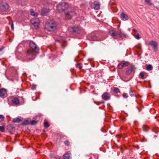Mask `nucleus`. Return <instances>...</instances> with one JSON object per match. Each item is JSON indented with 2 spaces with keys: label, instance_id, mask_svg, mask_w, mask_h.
Here are the masks:
<instances>
[{
  "label": "nucleus",
  "instance_id": "46",
  "mask_svg": "<svg viewBox=\"0 0 159 159\" xmlns=\"http://www.w3.org/2000/svg\"><path fill=\"white\" fill-rule=\"evenodd\" d=\"M65 42H66V41H64V43H65Z\"/></svg>",
  "mask_w": 159,
  "mask_h": 159
},
{
  "label": "nucleus",
  "instance_id": "42",
  "mask_svg": "<svg viewBox=\"0 0 159 159\" xmlns=\"http://www.w3.org/2000/svg\"><path fill=\"white\" fill-rule=\"evenodd\" d=\"M58 42H61V40H57Z\"/></svg>",
  "mask_w": 159,
  "mask_h": 159
},
{
  "label": "nucleus",
  "instance_id": "34",
  "mask_svg": "<svg viewBox=\"0 0 159 159\" xmlns=\"http://www.w3.org/2000/svg\"><path fill=\"white\" fill-rule=\"evenodd\" d=\"M4 117L2 115H0V122H2L4 120Z\"/></svg>",
  "mask_w": 159,
  "mask_h": 159
},
{
  "label": "nucleus",
  "instance_id": "47",
  "mask_svg": "<svg viewBox=\"0 0 159 159\" xmlns=\"http://www.w3.org/2000/svg\"><path fill=\"white\" fill-rule=\"evenodd\" d=\"M20 90H22L21 89H20Z\"/></svg>",
  "mask_w": 159,
  "mask_h": 159
},
{
  "label": "nucleus",
  "instance_id": "12",
  "mask_svg": "<svg viewBox=\"0 0 159 159\" xmlns=\"http://www.w3.org/2000/svg\"><path fill=\"white\" fill-rule=\"evenodd\" d=\"M127 37V35L124 32L120 30L119 32L118 38L120 37L122 39L126 38Z\"/></svg>",
  "mask_w": 159,
  "mask_h": 159
},
{
  "label": "nucleus",
  "instance_id": "36",
  "mask_svg": "<svg viewBox=\"0 0 159 159\" xmlns=\"http://www.w3.org/2000/svg\"><path fill=\"white\" fill-rule=\"evenodd\" d=\"M123 63L124 66H128L129 65V63L127 61Z\"/></svg>",
  "mask_w": 159,
  "mask_h": 159
},
{
  "label": "nucleus",
  "instance_id": "31",
  "mask_svg": "<svg viewBox=\"0 0 159 159\" xmlns=\"http://www.w3.org/2000/svg\"><path fill=\"white\" fill-rule=\"evenodd\" d=\"M5 131V127L3 126H0V131L3 132Z\"/></svg>",
  "mask_w": 159,
  "mask_h": 159
},
{
  "label": "nucleus",
  "instance_id": "21",
  "mask_svg": "<svg viewBox=\"0 0 159 159\" xmlns=\"http://www.w3.org/2000/svg\"><path fill=\"white\" fill-rule=\"evenodd\" d=\"M30 124V120H24L22 123V125H25Z\"/></svg>",
  "mask_w": 159,
  "mask_h": 159
},
{
  "label": "nucleus",
  "instance_id": "18",
  "mask_svg": "<svg viewBox=\"0 0 159 159\" xmlns=\"http://www.w3.org/2000/svg\"><path fill=\"white\" fill-rule=\"evenodd\" d=\"M91 6L92 8H93L96 10H98L99 9V4L93 3L91 5Z\"/></svg>",
  "mask_w": 159,
  "mask_h": 159
},
{
  "label": "nucleus",
  "instance_id": "9",
  "mask_svg": "<svg viewBox=\"0 0 159 159\" xmlns=\"http://www.w3.org/2000/svg\"><path fill=\"white\" fill-rule=\"evenodd\" d=\"M102 98L105 100H108L110 98V95L107 92L104 93L102 96Z\"/></svg>",
  "mask_w": 159,
  "mask_h": 159
},
{
  "label": "nucleus",
  "instance_id": "11",
  "mask_svg": "<svg viewBox=\"0 0 159 159\" xmlns=\"http://www.w3.org/2000/svg\"><path fill=\"white\" fill-rule=\"evenodd\" d=\"M9 7V6L7 3H3L1 6V9L2 11H4L7 9Z\"/></svg>",
  "mask_w": 159,
  "mask_h": 159
},
{
  "label": "nucleus",
  "instance_id": "4",
  "mask_svg": "<svg viewBox=\"0 0 159 159\" xmlns=\"http://www.w3.org/2000/svg\"><path fill=\"white\" fill-rule=\"evenodd\" d=\"M31 23L34 26L35 29L39 28L40 21L38 18H34L30 20Z\"/></svg>",
  "mask_w": 159,
  "mask_h": 159
},
{
  "label": "nucleus",
  "instance_id": "13",
  "mask_svg": "<svg viewBox=\"0 0 159 159\" xmlns=\"http://www.w3.org/2000/svg\"><path fill=\"white\" fill-rule=\"evenodd\" d=\"M120 18L124 20H126L128 19L129 17L126 14L122 12L120 14Z\"/></svg>",
  "mask_w": 159,
  "mask_h": 159
},
{
  "label": "nucleus",
  "instance_id": "19",
  "mask_svg": "<svg viewBox=\"0 0 159 159\" xmlns=\"http://www.w3.org/2000/svg\"><path fill=\"white\" fill-rule=\"evenodd\" d=\"M21 118L18 117L14 118L13 120V121L14 123H19L22 120Z\"/></svg>",
  "mask_w": 159,
  "mask_h": 159
},
{
  "label": "nucleus",
  "instance_id": "2",
  "mask_svg": "<svg viewBox=\"0 0 159 159\" xmlns=\"http://www.w3.org/2000/svg\"><path fill=\"white\" fill-rule=\"evenodd\" d=\"M57 24L53 20H50L45 25V28L48 31H53L57 29Z\"/></svg>",
  "mask_w": 159,
  "mask_h": 159
},
{
  "label": "nucleus",
  "instance_id": "14",
  "mask_svg": "<svg viewBox=\"0 0 159 159\" xmlns=\"http://www.w3.org/2000/svg\"><path fill=\"white\" fill-rule=\"evenodd\" d=\"M49 12V10L47 8H43L41 10V14L42 15L44 16Z\"/></svg>",
  "mask_w": 159,
  "mask_h": 159
},
{
  "label": "nucleus",
  "instance_id": "26",
  "mask_svg": "<svg viewBox=\"0 0 159 159\" xmlns=\"http://www.w3.org/2000/svg\"><path fill=\"white\" fill-rule=\"evenodd\" d=\"M113 90L114 93H118L120 92L119 89L117 88H114Z\"/></svg>",
  "mask_w": 159,
  "mask_h": 159
},
{
  "label": "nucleus",
  "instance_id": "37",
  "mask_svg": "<svg viewBox=\"0 0 159 159\" xmlns=\"http://www.w3.org/2000/svg\"><path fill=\"white\" fill-rule=\"evenodd\" d=\"M36 88V85L35 84H32L31 86V89L33 90L35 89Z\"/></svg>",
  "mask_w": 159,
  "mask_h": 159
},
{
  "label": "nucleus",
  "instance_id": "29",
  "mask_svg": "<svg viewBox=\"0 0 159 159\" xmlns=\"http://www.w3.org/2000/svg\"><path fill=\"white\" fill-rule=\"evenodd\" d=\"M145 2L149 6H151L152 4L151 0H145Z\"/></svg>",
  "mask_w": 159,
  "mask_h": 159
},
{
  "label": "nucleus",
  "instance_id": "32",
  "mask_svg": "<svg viewBox=\"0 0 159 159\" xmlns=\"http://www.w3.org/2000/svg\"><path fill=\"white\" fill-rule=\"evenodd\" d=\"M64 144L66 146H68L70 144V142L67 140L65 141L64 142Z\"/></svg>",
  "mask_w": 159,
  "mask_h": 159
},
{
  "label": "nucleus",
  "instance_id": "39",
  "mask_svg": "<svg viewBox=\"0 0 159 159\" xmlns=\"http://www.w3.org/2000/svg\"><path fill=\"white\" fill-rule=\"evenodd\" d=\"M11 22L12 23H11V28L12 29H14V24H13V21H12Z\"/></svg>",
  "mask_w": 159,
  "mask_h": 159
},
{
  "label": "nucleus",
  "instance_id": "43",
  "mask_svg": "<svg viewBox=\"0 0 159 159\" xmlns=\"http://www.w3.org/2000/svg\"><path fill=\"white\" fill-rule=\"evenodd\" d=\"M56 159H61V158H59L58 159H57V158H56Z\"/></svg>",
  "mask_w": 159,
  "mask_h": 159
},
{
  "label": "nucleus",
  "instance_id": "3",
  "mask_svg": "<svg viewBox=\"0 0 159 159\" xmlns=\"http://www.w3.org/2000/svg\"><path fill=\"white\" fill-rule=\"evenodd\" d=\"M57 7L59 11H63L67 8L68 5L67 3L63 2L60 3L57 6Z\"/></svg>",
  "mask_w": 159,
  "mask_h": 159
},
{
  "label": "nucleus",
  "instance_id": "28",
  "mask_svg": "<svg viewBox=\"0 0 159 159\" xmlns=\"http://www.w3.org/2000/svg\"><path fill=\"white\" fill-rule=\"evenodd\" d=\"M152 67L151 65H149L146 67V69L148 70H150L152 69Z\"/></svg>",
  "mask_w": 159,
  "mask_h": 159
},
{
  "label": "nucleus",
  "instance_id": "16",
  "mask_svg": "<svg viewBox=\"0 0 159 159\" xmlns=\"http://www.w3.org/2000/svg\"><path fill=\"white\" fill-rule=\"evenodd\" d=\"M6 93V90L4 88H2L0 89V97H3L5 96Z\"/></svg>",
  "mask_w": 159,
  "mask_h": 159
},
{
  "label": "nucleus",
  "instance_id": "35",
  "mask_svg": "<svg viewBox=\"0 0 159 159\" xmlns=\"http://www.w3.org/2000/svg\"><path fill=\"white\" fill-rule=\"evenodd\" d=\"M134 37L136 39H140V37L139 34H135L134 35Z\"/></svg>",
  "mask_w": 159,
  "mask_h": 159
},
{
  "label": "nucleus",
  "instance_id": "24",
  "mask_svg": "<svg viewBox=\"0 0 159 159\" xmlns=\"http://www.w3.org/2000/svg\"><path fill=\"white\" fill-rule=\"evenodd\" d=\"M44 127L46 128H48L50 126L49 124H48V122L47 121H44Z\"/></svg>",
  "mask_w": 159,
  "mask_h": 159
},
{
  "label": "nucleus",
  "instance_id": "6",
  "mask_svg": "<svg viewBox=\"0 0 159 159\" xmlns=\"http://www.w3.org/2000/svg\"><path fill=\"white\" fill-rule=\"evenodd\" d=\"M70 32L76 33H79L80 32V29L78 27H73L69 29Z\"/></svg>",
  "mask_w": 159,
  "mask_h": 159
},
{
  "label": "nucleus",
  "instance_id": "23",
  "mask_svg": "<svg viewBox=\"0 0 159 159\" xmlns=\"http://www.w3.org/2000/svg\"><path fill=\"white\" fill-rule=\"evenodd\" d=\"M144 74H145V72H140L139 74V76L142 79H144Z\"/></svg>",
  "mask_w": 159,
  "mask_h": 159
},
{
  "label": "nucleus",
  "instance_id": "17",
  "mask_svg": "<svg viewBox=\"0 0 159 159\" xmlns=\"http://www.w3.org/2000/svg\"><path fill=\"white\" fill-rule=\"evenodd\" d=\"M12 102L18 105L20 103V101L18 98H15L12 100Z\"/></svg>",
  "mask_w": 159,
  "mask_h": 159
},
{
  "label": "nucleus",
  "instance_id": "40",
  "mask_svg": "<svg viewBox=\"0 0 159 159\" xmlns=\"http://www.w3.org/2000/svg\"><path fill=\"white\" fill-rule=\"evenodd\" d=\"M5 48L4 47H2L1 48H0V51H2Z\"/></svg>",
  "mask_w": 159,
  "mask_h": 159
},
{
  "label": "nucleus",
  "instance_id": "10",
  "mask_svg": "<svg viewBox=\"0 0 159 159\" xmlns=\"http://www.w3.org/2000/svg\"><path fill=\"white\" fill-rule=\"evenodd\" d=\"M150 44L153 47L155 52H156L157 50V43L155 41H152L150 43Z\"/></svg>",
  "mask_w": 159,
  "mask_h": 159
},
{
  "label": "nucleus",
  "instance_id": "8",
  "mask_svg": "<svg viewBox=\"0 0 159 159\" xmlns=\"http://www.w3.org/2000/svg\"><path fill=\"white\" fill-rule=\"evenodd\" d=\"M135 69L134 66V65H131L127 68L126 73L127 75H130L133 70Z\"/></svg>",
  "mask_w": 159,
  "mask_h": 159
},
{
  "label": "nucleus",
  "instance_id": "41",
  "mask_svg": "<svg viewBox=\"0 0 159 159\" xmlns=\"http://www.w3.org/2000/svg\"><path fill=\"white\" fill-rule=\"evenodd\" d=\"M66 45H65L64 43H63L62 45V47L63 48H64Z\"/></svg>",
  "mask_w": 159,
  "mask_h": 159
},
{
  "label": "nucleus",
  "instance_id": "33",
  "mask_svg": "<svg viewBox=\"0 0 159 159\" xmlns=\"http://www.w3.org/2000/svg\"><path fill=\"white\" fill-rule=\"evenodd\" d=\"M76 66L77 67L79 68L80 69H81L82 67L81 64L80 63L77 64L76 65Z\"/></svg>",
  "mask_w": 159,
  "mask_h": 159
},
{
  "label": "nucleus",
  "instance_id": "38",
  "mask_svg": "<svg viewBox=\"0 0 159 159\" xmlns=\"http://www.w3.org/2000/svg\"><path fill=\"white\" fill-rule=\"evenodd\" d=\"M123 96L124 98H127L128 97V95L127 93H124L123 94Z\"/></svg>",
  "mask_w": 159,
  "mask_h": 159
},
{
  "label": "nucleus",
  "instance_id": "44",
  "mask_svg": "<svg viewBox=\"0 0 159 159\" xmlns=\"http://www.w3.org/2000/svg\"><path fill=\"white\" fill-rule=\"evenodd\" d=\"M152 131H154V132H156L154 130V129H153Z\"/></svg>",
  "mask_w": 159,
  "mask_h": 159
},
{
  "label": "nucleus",
  "instance_id": "5",
  "mask_svg": "<svg viewBox=\"0 0 159 159\" xmlns=\"http://www.w3.org/2000/svg\"><path fill=\"white\" fill-rule=\"evenodd\" d=\"M75 13L74 10L70 11L65 13L66 17L67 19H70L72 16L75 15Z\"/></svg>",
  "mask_w": 159,
  "mask_h": 159
},
{
  "label": "nucleus",
  "instance_id": "30",
  "mask_svg": "<svg viewBox=\"0 0 159 159\" xmlns=\"http://www.w3.org/2000/svg\"><path fill=\"white\" fill-rule=\"evenodd\" d=\"M143 130L145 132H147L148 130V127L146 126L143 125Z\"/></svg>",
  "mask_w": 159,
  "mask_h": 159
},
{
  "label": "nucleus",
  "instance_id": "15",
  "mask_svg": "<svg viewBox=\"0 0 159 159\" xmlns=\"http://www.w3.org/2000/svg\"><path fill=\"white\" fill-rule=\"evenodd\" d=\"M71 153L70 151H68L66 153L64 154L63 157V159H70Z\"/></svg>",
  "mask_w": 159,
  "mask_h": 159
},
{
  "label": "nucleus",
  "instance_id": "22",
  "mask_svg": "<svg viewBox=\"0 0 159 159\" xmlns=\"http://www.w3.org/2000/svg\"><path fill=\"white\" fill-rule=\"evenodd\" d=\"M30 14L31 15L34 16H38L37 13L34 12V11L32 10H31Z\"/></svg>",
  "mask_w": 159,
  "mask_h": 159
},
{
  "label": "nucleus",
  "instance_id": "25",
  "mask_svg": "<svg viewBox=\"0 0 159 159\" xmlns=\"http://www.w3.org/2000/svg\"><path fill=\"white\" fill-rule=\"evenodd\" d=\"M30 124L32 125H35L37 123V121L34 120H30Z\"/></svg>",
  "mask_w": 159,
  "mask_h": 159
},
{
  "label": "nucleus",
  "instance_id": "27",
  "mask_svg": "<svg viewBox=\"0 0 159 159\" xmlns=\"http://www.w3.org/2000/svg\"><path fill=\"white\" fill-rule=\"evenodd\" d=\"M124 67L123 63H120L118 66V68L119 69H121Z\"/></svg>",
  "mask_w": 159,
  "mask_h": 159
},
{
  "label": "nucleus",
  "instance_id": "45",
  "mask_svg": "<svg viewBox=\"0 0 159 159\" xmlns=\"http://www.w3.org/2000/svg\"><path fill=\"white\" fill-rule=\"evenodd\" d=\"M101 131H103V130H102V129H101Z\"/></svg>",
  "mask_w": 159,
  "mask_h": 159
},
{
  "label": "nucleus",
  "instance_id": "20",
  "mask_svg": "<svg viewBox=\"0 0 159 159\" xmlns=\"http://www.w3.org/2000/svg\"><path fill=\"white\" fill-rule=\"evenodd\" d=\"M7 129L9 131H11L14 130L15 127L12 125H10L7 126Z\"/></svg>",
  "mask_w": 159,
  "mask_h": 159
},
{
  "label": "nucleus",
  "instance_id": "7",
  "mask_svg": "<svg viewBox=\"0 0 159 159\" xmlns=\"http://www.w3.org/2000/svg\"><path fill=\"white\" fill-rule=\"evenodd\" d=\"M111 35L115 39L118 38L119 32L114 30H111L109 31Z\"/></svg>",
  "mask_w": 159,
  "mask_h": 159
},
{
  "label": "nucleus",
  "instance_id": "1",
  "mask_svg": "<svg viewBox=\"0 0 159 159\" xmlns=\"http://www.w3.org/2000/svg\"><path fill=\"white\" fill-rule=\"evenodd\" d=\"M31 49H28L26 52L27 58L30 60L33 59L35 57L36 53H39V49L36 44L34 42L31 41L29 43Z\"/></svg>",
  "mask_w": 159,
  "mask_h": 159
}]
</instances>
